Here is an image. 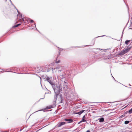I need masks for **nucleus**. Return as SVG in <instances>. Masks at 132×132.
<instances>
[{
	"label": "nucleus",
	"instance_id": "obj_1",
	"mask_svg": "<svg viewBox=\"0 0 132 132\" xmlns=\"http://www.w3.org/2000/svg\"><path fill=\"white\" fill-rule=\"evenodd\" d=\"M130 47H127V48L123 49L121 51L119 52L118 55H123L129 51L130 49Z\"/></svg>",
	"mask_w": 132,
	"mask_h": 132
},
{
	"label": "nucleus",
	"instance_id": "obj_2",
	"mask_svg": "<svg viewBox=\"0 0 132 132\" xmlns=\"http://www.w3.org/2000/svg\"><path fill=\"white\" fill-rule=\"evenodd\" d=\"M85 116H84L82 118V120L81 121L79 122L78 123V124H79L81 122H85L86 121V120L85 119Z\"/></svg>",
	"mask_w": 132,
	"mask_h": 132
},
{
	"label": "nucleus",
	"instance_id": "obj_3",
	"mask_svg": "<svg viewBox=\"0 0 132 132\" xmlns=\"http://www.w3.org/2000/svg\"><path fill=\"white\" fill-rule=\"evenodd\" d=\"M64 120L66 121H68V123H71L73 122V120L71 119H64Z\"/></svg>",
	"mask_w": 132,
	"mask_h": 132
},
{
	"label": "nucleus",
	"instance_id": "obj_4",
	"mask_svg": "<svg viewBox=\"0 0 132 132\" xmlns=\"http://www.w3.org/2000/svg\"><path fill=\"white\" fill-rule=\"evenodd\" d=\"M65 122H62L59 123L58 124V127H60L61 126L65 124Z\"/></svg>",
	"mask_w": 132,
	"mask_h": 132
},
{
	"label": "nucleus",
	"instance_id": "obj_5",
	"mask_svg": "<svg viewBox=\"0 0 132 132\" xmlns=\"http://www.w3.org/2000/svg\"><path fill=\"white\" fill-rule=\"evenodd\" d=\"M47 81L49 82L50 84L51 85H52L53 84V83L52 82L50 79V78L48 77H47Z\"/></svg>",
	"mask_w": 132,
	"mask_h": 132
},
{
	"label": "nucleus",
	"instance_id": "obj_6",
	"mask_svg": "<svg viewBox=\"0 0 132 132\" xmlns=\"http://www.w3.org/2000/svg\"><path fill=\"white\" fill-rule=\"evenodd\" d=\"M53 108L52 106V105H50L48 106H47L46 108L44 109V110H47V109H50L51 108Z\"/></svg>",
	"mask_w": 132,
	"mask_h": 132
},
{
	"label": "nucleus",
	"instance_id": "obj_7",
	"mask_svg": "<svg viewBox=\"0 0 132 132\" xmlns=\"http://www.w3.org/2000/svg\"><path fill=\"white\" fill-rule=\"evenodd\" d=\"M21 18L22 19V20H21V21H23L24 23H27V21H26V19L25 18H22L21 17Z\"/></svg>",
	"mask_w": 132,
	"mask_h": 132
},
{
	"label": "nucleus",
	"instance_id": "obj_8",
	"mask_svg": "<svg viewBox=\"0 0 132 132\" xmlns=\"http://www.w3.org/2000/svg\"><path fill=\"white\" fill-rule=\"evenodd\" d=\"M85 111V110H82L79 112H77V113H76V114L80 115L82 113H83Z\"/></svg>",
	"mask_w": 132,
	"mask_h": 132
},
{
	"label": "nucleus",
	"instance_id": "obj_9",
	"mask_svg": "<svg viewBox=\"0 0 132 132\" xmlns=\"http://www.w3.org/2000/svg\"><path fill=\"white\" fill-rule=\"evenodd\" d=\"M60 62V60L58 59L57 57L56 60L55 61V62L56 63H59Z\"/></svg>",
	"mask_w": 132,
	"mask_h": 132
},
{
	"label": "nucleus",
	"instance_id": "obj_10",
	"mask_svg": "<svg viewBox=\"0 0 132 132\" xmlns=\"http://www.w3.org/2000/svg\"><path fill=\"white\" fill-rule=\"evenodd\" d=\"M104 118H100L99 121L100 122H102L104 121Z\"/></svg>",
	"mask_w": 132,
	"mask_h": 132
},
{
	"label": "nucleus",
	"instance_id": "obj_11",
	"mask_svg": "<svg viewBox=\"0 0 132 132\" xmlns=\"http://www.w3.org/2000/svg\"><path fill=\"white\" fill-rule=\"evenodd\" d=\"M130 41V40H127L125 41V43L127 45H128V43H129Z\"/></svg>",
	"mask_w": 132,
	"mask_h": 132
},
{
	"label": "nucleus",
	"instance_id": "obj_12",
	"mask_svg": "<svg viewBox=\"0 0 132 132\" xmlns=\"http://www.w3.org/2000/svg\"><path fill=\"white\" fill-rule=\"evenodd\" d=\"M21 24H19L16 25H14L13 26V27H14V28L17 27L19 26Z\"/></svg>",
	"mask_w": 132,
	"mask_h": 132
},
{
	"label": "nucleus",
	"instance_id": "obj_13",
	"mask_svg": "<svg viewBox=\"0 0 132 132\" xmlns=\"http://www.w3.org/2000/svg\"><path fill=\"white\" fill-rule=\"evenodd\" d=\"M129 123V121H125V124H128Z\"/></svg>",
	"mask_w": 132,
	"mask_h": 132
},
{
	"label": "nucleus",
	"instance_id": "obj_14",
	"mask_svg": "<svg viewBox=\"0 0 132 132\" xmlns=\"http://www.w3.org/2000/svg\"><path fill=\"white\" fill-rule=\"evenodd\" d=\"M128 112L129 114L132 113V108Z\"/></svg>",
	"mask_w": 132,
	"mask_h": 132
},
{
	"label": "nucleus",
	"instance_id": "obj_15",
	"mask_svg": "<svg viewBox=\"0 0 132 132\" xmlns=\"http://www.w3.org/2000/svg\"><path fill=\"white\" fill-rule=\"evenodd\" d=\"M32 23L34 22V21L33 20H31L30 21Z\"/></svg>",
	"mask_w": 132,
	"mask_h": 132
},
{
	"label": "nucleus",
	"instance_id": "obj_16",
	"mask_svg": "<svg viewBox=\"0 0 132 132\" xmlns=\"http://www.w3.org/2000/svg\"><path fill=\"white\" fill-rule=\"evenodd\" d=\"M86 132H90V131L89 130H87Z\"/></svg>",
	"mask_w": 132,
	"mask_h": 132
},
{
	"label": "nucleus",
	"instance_id": "obj_17",
	"mask_svg": "<svg viewBox=\"0 0 132 132\" xmlns=\"http://www.w3.org/2000/svg\"><path fill=\"white\" fill-rule=\"evenodd\" d=\"M38 70L40 71V68H39L38 70Z\"/></svg>",
	"mask_w": 132,
	"mask_h": 132
},
{
	"label": "nucleus",
	"instance_id": "obj_18",
	"mask_svg": "<svg viewBox=\"0 0 132 132\" xmlns=\"http://www.w3.org/2000/svg\"><path fill=\"white\" fill-rule=\"evenodd\" d=\"M42 110H40V111H42ZM40 111V110L38 111ZM36 112H37V111H36Z\"/></svg>",
	"mask_w": 132,
	"mask_h": 132
},
{
	"label": "nucleus",
	"instance_id": "obj_19",
	"mask_svg": "<svg viewBox=\"0 0 132 132\" xmlns=\"http://www.w3.org/2000/svg\"><path fill=\"white\" fill-rule=\"evenodd\" d=\"M21 17H22V15H21Z\"/></svg>",
	"mask_w": 132,
	"mask_h": 132
},
{
	"label": "nucleus",
	"instance_id": "obj_20",
	"mask_svg": "<svg viewBox=\"0 0 132 132\" xmlns=\"http://www.w3.org/2000/svg\"><path fill=\"white\" fill-rule=\"evenodd\" d=\"M55 68H54V70H55Z\"/></svg>",
	"mask_w": 132,
	"mask_h": 132
},
{
	"label": "nucleus",
	"instance_id": "obj_21",
	"mask_svg": "<svg viewBox=\"0 0 132 132\" xmlns=\"http://www.w3.org/2000/svg\"><path fill=\"white\" fill-rule=\"evenodd\" d=\"M131 24H132V22H131Z\"/></svg>",
	"mask_w": 132,
	"mask_h": 132
}]
</instances>
